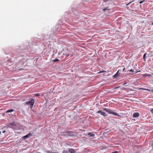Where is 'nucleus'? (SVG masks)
Instances as JSON below:
<instances>
[{"instance_id":"4","label":"nucleus","mask_w":153,"mask_h":153,"mask_svg":"<svg viewBox=\"0 0 153 153\" xmlns=\"http://www.w3.org/2000/svg\"><path fill=\"white\" fill-rule=\"evenodd\" d=\"M120 71V70H119L113 76V77L114 78H117V77L120 74V73H119V71Z\"/></svg>"},{"instance_id":"21","label":"nucleus","mask_w":153,"mask_h":153,"mask_svg":"<svg viewBox=\"0 0 153 153\" xmlns=\"http://www.w3.org/2000/svg\"><path fill=\"white\" fill-rule=\"evenodd\" d=\"M151 113L153 114V108H152V109H151Z\"/></svg>"},{"instance_id":"2","label":"nucleus","mask_w":153,"mask_h":153,"mask_svg":"<svg viewBox=\"0 0 153 153\" xmlns=\"http://www.w3.org/2000/svg\"><path fill=\"white\" fill-rule=\"evenodd\" d=\"M97 113H100L104 117L106 116V113L105 112H102L101 110H99L97 111Z\"/></svg>"},{"instance_id":"24","label":"nucleus","mask_w":153,"mask_h":153,"mask_svg":"<svg viewBox=\"0 0 153 153\" xmlns=\"http://www.w3.org/2000/svg\"><path fill=\"white\" fill-rule=\"evenodd\" d=\"M129 71L130 72H134V71L132 69H130V70Z\"/></svg>"},{"instance_id":"17","label":"nucleus","mask_w":153,"mask_h":153,"mask_svg":"<svg viewBox=\"0 0 153 153\" xmlns=\"http://www.w3.org/2000/svg\"><path fill=\"white\" fill-rule=\"evenodd\" d=\"M146 53L144 54V55H143V59H144L145 60V56L146 55Z\"/></svg>"},{"instance_id":"1","label":"nucleus","mask_w":153,"mask_h":153,"mask_svg":"<svg viewBox=\"0 0 153 153\" xmlns=\"http://www.w3.org/2000/svg\"><path fill=\"white\" fill-rule=\"evenodd\" d=\"M25 103L27 105H29L31 107H32L34 103V99H32L30 101L26 102Z\"/></svg>"},{"instance_id":"18","label":"nucleus","mask_w":153,"mask_h":153,"mask_svg":"<svg viewBox=\"0 0 153 153\" xmlns=\"http://www.w3.org/2000/svg\"><path fill=\"white\" fill-rule=\"evenodd\" d=\"M35 95L36 96H39L40 95H39V94L37 93V94H35Z\"/></svg>"},{"instance_id":"15","label":"nucleus","mask_w":153,"mask_h":153,"mask_svg":"<svg viewBox=\"0 0 153 153\" xmlns=\"http://www.w3.org/2000/svg\"><path fill=\"white\" fill-rule=\"evenodd\" d=\"M29 138V137L27 135H25V136L23 137V138H24V139H25L26 138Z\"/></svg>"},{"instance_id":"13","label":"nucleus","mask_w":153,"mask_h":153,"mask_svg":"<svg viewBox=\"0 0 153 153\" xmlns=\"http://www.w3.org/2000/svg\"><path fill=\"white\" fill-rule=\"evenodd\" d=\"M59 60L58 59H55L53 60V62H56L58 61H59Z\"/></svg>"},{"instance_id":"20","label":"nucleus","mask_w":153,"mask_h":153,"mask_svg":"<svg viewBox=\"0 0 153 153\" xmlns=\"http://www.w3.org/2000/svg\"><path fill=\"white\" fill-rule=\"evenodd\" d=\"M144 1H144H140L139 2V3H140V4H142V3L143 2V1Z\"/></svg>"},{"instance_id":"8","label":"nucleus","mask_w":153,"mask_h":153,"mask_svg":"<svg viewBox=\"0 0 153 153\" xmlns=\"http://www.w3.org/2000/svg\"><path fill=\"white\" fill-rule=\"evenodd\" d=\"M139 116V114L137 113H135L133 114V117H137Z\"/></svg>"},{"instance_id":"11","label":"nucleus","mask_w":153,"mask_h":153,"mask_svg":"<svg viewBox=\"0 0 153 153\" xmlns=\"http://www.w3.org/2000/svg\"><path fill=\"white\" fill-rule=\"evenodd\" d=\"M112 114H113L114 115L116 116H119V115L116 112H112Z\"/></svg>"},{"instance_id":"10","label":"nucleus","mask_w":153,"mask_h":153,"mask_svg":"<svg viewBox=\"0 0 153 153\" xmlns=\"http://www.w3.org/2000/svg\"><path fill=\"white\" fill-rule=\"evenodd\" d=\"M88 134L91 137H94L95 136V135L94 134H92L91 133H88Z\"/></svg>"},{"instance_id":"16","label":"nucleus","mask_w":153,"mask_h":153,"mask_svg":"<svg viewBox=\"0 0 153 153\" xmlns=\"http://www.w3.org/2000/svg\"><path fill=\"white\" fill-rule=\"evenodd\" d=\"M28 136V137H30L32 136V134L31 133H29L28 134H27Z\"/></svg>"},{"instance_id":"7","label":"nucleus","mask_w":153,"mask_h":153,"mask_svg":"<svg viewBox=\"0 0 153 153\" xmlns=\"http://www.w3.org/2000/svg\"><path fill=\"white\" fill-rule=\"evenodd\" d=\"M12 126H16V125L14 123H10L9 124L8 126L10 127H12Z\"/></svg>"},{"instance_id":"25","label":"nucleus","mask_w":153,"mask_h":153,"mask_svg":"<svg viewBox=\"0 0 153 153\" xmlns=\"http://www.w3.org/2000/svg\"><path fill=\"white\" fill-rule=\"evenodd\" d=\"M103 1L104 2H106L108 1V0H103Z\"/></svg>"},{"instance_id":"26","label":"nucleus","mask_w":153,"mask_h":153,"mask_svg":"<svg viewBox=\"0 0 153 153\" xmlns=\"http://www.w3.org/2000/svg\"><path fill=\"white\" fill-rule=\"evenodd\" d=\"M125 68H124L123 69V72L124 71H125Z\"/></svg>"},{"instance_id":"29","label":"nucleus","mask_w":153,"mask_h":153,"mask_svg":"<svg viewBox=\"0 0 153 153\" xmlns=\"http://www.w3.org/2000/svg\"><path fill=\"white\" fill-rule=\"evenodd\" d=\"M140 71H136V72H136V73H137V72H140Z\"/></svg>"},{"instance_id":"30","label":"nucleus","mask_w":153,"mask_h":153,"mask_svg":"<svg viewBox=\"0 0 153 153\" xmlns=\"http://www.w3.org/2000/svg\"><path fill=\"white\" fill-rule=\"evenodd\" d=\"M152 25H153V22L152 23Z\"/></svg>"},{"instance_id":"32","label":"nucleus","mask_w":153,"mask_h":153,"mask_svg":"<svg viewBox=\"0 0 153 153\" xmlns=\"http://www.w3.org/2000/svg\"><path fill=\"white\" fill-rule=\"evenodd\" d=\"M38 153H40V152H39Z\"/></svg>"},{"instance_id":"14","label":"nucleus","mask_w":153,"mask_h":153,"mask_svg":"<svg viewBox=\"0 0 153 153\" xmlns=\"http://www.w3.org/2000/svg\"><path fill=\"white\" fill-rule=\"evenodd\" d=\"M108 7H106L104 9H103V10L104 11H105V10H109V9H108Z\"/></svg>"},{"instance_id":"5","label":"nucleus","mask_w":153,"mask_h":153,"mask_svg":"<svg viewBox=\"0 0 153 153\" xmlns=\"http://www.w3.org/2000/svg\"><path fill=\"white\" fill-rule=\"evenodd\" d=\"M68 151L70 153H75V150L73 149H69Z\"/></svg>"},{"instance_id":"3","label":"nucleus","mask_w":153,"mask_h":153,"mask_svg":"<svg viewBox=\"0 0 153 153\" xmlns=\"http://www.w3.org/2000/svg\"><path fill=\"white\" fill-rule=\"evenodd\" d=\"M103 110L106 111L109 114H112L113 111H112L110 109H107L106 108H104Z\"/></svg>"},{"instance_id":"33","label":"nucleus","mask_w":153,"mask_h":153,"mask_svg":"<svg viewBox=\"0 0 153 153\" xmlns=\"http://www.w3.org/2000/svg\"><path fill=\"white\" fill-rule=\"evenodd\" d=\"M67 153H69L67 152Z\"/></svg>"},{"instance_id":"27","label":"nucleus","mask_w":153,"mask_h":153,"mask_svg":"<svg viewBox=\"0 0 153 153\" xmlns=\"http://www.w3.org/2000/svg\"><path fill=\"white\" fill-rule=\"evenodd\" d=\"M127 83V82H124L123 84V85H125V84H126Z\"/></svg>"},{"instance_id":"22","label":"nucleus","mask_w":153,"mask_h":153,"mask_svg":"<svg viewBox=\"0 0 153 153\" xmlns=\"http://www.w3.org/2000/svg\"><path fill=\"white\" fill-rule=\"evenodd\" d=\"M70 56V54H68V55H67V57H71V56Z\"/></svg>"},{"instance_id":"19","label":"nucleus","mask_w":153,"mask_h":153,"mask_svg":"<svg viewBox=\"0 0 153 153\" xmlns=\"http://www.w3.org/2000/svg\"><path fill=\"white\" fill-rule=\"evenodd\" d=\"M143 76H148V75L146 74H143Z\"/></svg>"},{"instance_id":"12","label":"nucleus","mask_w":153,"mask_h":153,"mask_svg":"<svg viewBox=\"0 0 153 153\" xmlns=\"http://www.w3.org/2000/svg\"><path fill=\"white\" fill-rule=\"evenodd\" d=\"M14 111V110L13 109L9 110L7 111L6 112L9 113V112H13Z\"/></svg>"},{"instance_id":"31","label":"nucleus","mask_w":153,"mask_h":153,"mask_svg":"<svg viewBox=\"0 0 153 153\" xmlns=\"http://www.w3.org/2000/svg\"><path fill=\"white\" fill-rule=\"evenodd\" d=\"M152 146L153 147V143L152 144Z\"/></svg>"},{"instance_id":"6","label":"nucleus","mask_w":153,"mask_h":153,"mask_svg":"<svg viewBox=\"0 0 153 153\" xmlns=\"http://www.w3.org/2000/svg\"><path fill=\"white\" fill-rule=\"evenodd\" d=\"M139 89H141L143 90H147L150 92H152L153 93V89H152L151 90H150L149 89H147L146 88H140Z\"/></svg>"},{"instance_id":"23","label":"nucleus","mask_w":153,"mask_h":153,"mask_svg":"<svg viewBox=\"0 0 153 153\" xmlns=\"http://www.w3.org/2000/svg\"><path fill=\"white\" fill-rule=\"evenodd\" d=\"M106 72L105 71H100V73H103V72Z\"/></svg>"},{"instance_id":"9","label":"nucleus","mask_w":153,"mask_h":153,"mask_svg":"<svg viewBox=\"0 0 153 153\" xmlns=\"http://www.w3.org/2000/svg\"><path fill=\"white\" fill-rule=\"evenodd\" d=\"M72 133L73 132L72 131H68L67 132H66L68 135L69 136H71L72 135Z\"/></svg>"},{"instance_id":"28","label":"nucleus","mask_w":153,"mask_h":153,"mask_svg":"<svg viewBox=\"0 0 153 153\" xmlns=\"http://www.w3.org/2000/svg\"><path fill=\"white\" fill-rule=\"evenodd\" d=\"M23 70V69H22V68L19 69V70Z\"/></svg>"}]
</instances>
